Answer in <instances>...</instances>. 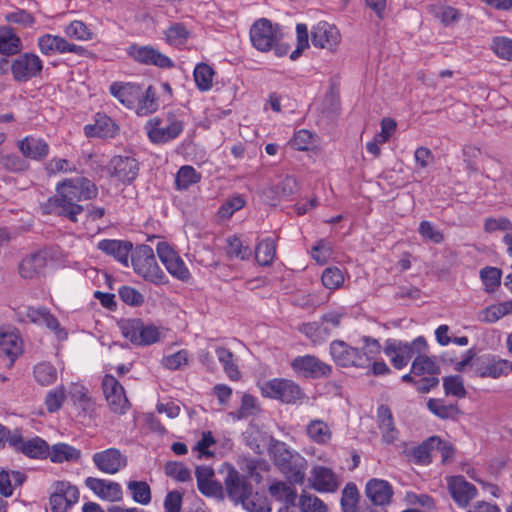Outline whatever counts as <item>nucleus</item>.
<instances>
[{
	"instance_id": "f257e3e1",
	"label": "nucleus",
	"mask_w": 512,
	"mask_h": 512,
	"mask_svg": "<svg viewBox=\"0 0 512 512\" xmlns=\"http://www.w3.org/2000/svg\"><path fill=\"white\" fill-rule=\"evenodd\" d=\"M56 194L50 197L41 208L44 214L62 216L72 222L77 221L84 207L78 202L97 197L98 188L85 176L65 178L56 185Z\"/></svg>"
},
{
	"instance_id": "f03ea898",
	"label": "nucleus",
	"mask_w": 512,
	"mask_h": 512,
	"mask_svg": "<svg viewBox=\"0 0 512 512\" xmlns=\"http://www.w3.org/2000/svg\"><path fill=\"white\" fill-rule=\"evenodd\" d=\"M184 128L185 114L180 109L152 117L144 125L147 138L154 145L171 143L183 133Z\"/></svg>"
},
{
	"instance_id": "7ed1b4c3",
	"label": "nucleus",
	"mask_w": 512,
	"mask_h": 512,
	"mask_svg": "<svg viewBox=\"0 0 512 512\" xmlns=\"http://www.w3.org/2000/svg\"><path fill=\"white\" fill-rule=\"evenodd\" d=\"M131 264L134 272L145 281L156 286L169 283V279L158 265L153 249L148 245L138 246L131 254Z\"/></svg>"
},
{
	"instance_id": "20e7f679",
	"label": "nucleus",
	"mask_w": 512,
	"mask_h": 512,
	"mask_svg": "<svg viewBox=\"0 0 512 512\" xmlns=\"http://www.w3.org/2000/svg\"><path fill=\"white\" fill-rule=\"evenodd\" d=\"M262 395L278 400L285 404H295L301 401L305 394L301 387L290 379L274 378L261 386Z\"/></svg>"
},
{
	"instance_id": "39448f33",
	"label": "nucleus",
	"mask_w": 512,
	"mask_h": 512,
	"mask_svg": "<svg viewBox=\"0 0 512 512\" xmlns=\"http://www.w3.org/2000/svg\"><path fill=\"white\" fill-rule=\"evenodd\" d=\"M280 26L273 24L266 18H260L250 28V40L252 46L261 52L273 49L281 39Z\"/></svg>"
},
{
	"instance_id": "423d86ee",
	"label": "nucleus",
	"mask_w": 512,
	"mask_h": 512,
	"mask_svg": "<svg viewBox=\"0 0 512 512\" xmlns=\"http://www.w3.org/2000/svg\"><path fill=\"white\" fill-rule=\"evenodd\" d=\"M121 330L123 336L135 345L148 346L160 340L159 329L152 324H145L139 318L124 321Z\"/></svg>"
},
{
	"instance_id": "0eeeda50",
	"label": "nucleus",
	"mask_w": 512,
	"mask_h": 512,
	"mask_svg": "<svg viewBox=\"0 0 512 512\" xmlns=\"http://www.w3.org/2000/svg\"><path fill=\"white\" fill-rule=\"evenodd\" d=\"M79 490L69 481H56L49 496L51 512H67L79 501Z\"/></svg>"
},
{
	"instance_id": "6e6552de",
	"label": "nucleus",
	"mask_w": 512,
	"mask_h": 512,
	"mask_svg": "<svg viewBox=\"0 0 512 512\" xmlns=\"http://www.w3.org/2000/svg\"><path fill=\"white\" fill-rule=\"evenodd\" d=\"M512 371V363L495 355L477 357L473 364V377L498 379Z\"/></svg>"
},
{
	"instance_id": "1a4fd4ad",
	"label": "nucleus",
	"mask_w": 512,
	"mask_h": 512,
	"mask_svg": "<svg viewBox=\"0 0 512 512\" xmlns=\"http://www.w3.org/2000/svg\"><path fill=\"white\" fill-rule=\"evenodd\" d=\"M9 446L16 452L31 459H46L49 455V444L39 436L24 439L19 430H14L9 438Z\"/></svg>"
},
{
	"instance_id": "9d476101",
	"label": "nucleus",
	"mask_w": 512,
	"mask_h": 512,
	"mask_svg": "<svg viewBox=\"0 0 512 512\" xmlns=\"http://www.w3.org/2000/svg\"><path fill=\"white\" fill-rule=\"evenodd\" d=\"M10 69L15 81L26 83L41 74L43 61L37 54L26 52L12 61Z\"/></svg>"
},
{
	"instance_id": "9b49d317",
	"label": "nucleus",
	"mask_w": 512,
	"mask_h": 512,
	"mask_svg": "<svg viewBox=\"0 0 512 512\" xmlns=\"http://www.w3.org/2000/svg\"><path fill=\"white\" fill-rule=\"evenodd\" d=\"M37 46L40 52L45 56L73 53L77 56L84 57L88 53L87 49L83 46L70 43L65 38L50 33L41 35L37 40Z\"/></svg>"
},
{
	"instance_id": "f8f14e48",
	"label": "nucleus",
	"mask_w": 512,
	"mask_h": 512,
	"mask_svg": "<svg viewBox=\"0 0 512 512\" xmlns=\"http://www.w3.org/2000/svg\"><path fill=\"white\" fill-rule=\"evenodd\" d=\"M127 55L142 65L156 66L162 69L174 67V61L151 45L132 44L127 48Z\"/></svg>"
},
{
	"instance_id": "ddd939ff",
	"label": "nucleus",
	"mask_w": 512,
	"mask_h": 512,
	"mask_svg": "<svg viewBox=\"0 0 512 512\" xmlns=\"http://www.w3.org/2000/svg\"><path fill=\"white\" fill-rule=\"evenodd\" d=\"M292 369L305 378L319 379L332 374V366L314 355L295 357L291 362Z\"/></svg>"
},
{
	"instance_id": "4468645a",
	"label": "nucleus",
	"mask_w": 512,
	"mask_h": 512,
	"mask_svg": "<svg viewBox=\"0 0 512 512\" xmlns=\"http://www.w3.org/2000/svg\"><path fill=\"white\" fill-rule=\"evenodd\" d=\"M102 388L108 406L113 413L123 415L129 410L130 403L125 390L116 377L106 374L102 380Z\"/></svg>"
},
{
	"instance_id": "2eb2a0df",
	"label": "nucleus",
	"mask_w": 512,
	"mask_h": 512,
	"mask_svg": "<svg viewBox=\"0 0 512 512\" xmlns=\"http://www.w3.org/2000/svg\"><path fill=\"white\" fill-rule=\"evenodd\" d=\"M224 496L238 505L246 496H249L253 487L246 476L242 475L234 467H230L224 478Z\"/></svg>"
},
{
	"instance_id": "dca6fc26",
	"label": "nucleus",
	"mask_w": 512,
	"mask_h": 512,
	"mask_svg": "<svg viewBox=\"0 0 512 512\" xmlns=\"http://www.w3.org/2000/svg\"><path fill=\"white\" fill-rule=\"evenodd\" d=\"M329 354L334 363L342 368H363L360 348L352 347L342 340H333L329 345Z\"/></svg>"
},
{
	"instance_id": "f3484780",
	"label": "nucleus",
	"mask_w": 512,
	"mask_h": 512,
	"mask_svg": "<svg viewBox=\"0 0 512 512\" xmlns=\"http://www.w3.org/2000/svg\"><path fill=\"white\" fill-rule=\"evenodd\" d=\"M139 162L128 155H116L108 164V170L112 177L124 185H130L139 174Z\"/></svg>"
},
{
	"instance_id": "a211bd4d",
	"label": "nucleus",
	"mask_w": 512,
	"mask_h": 512,
	"mask_svg": "<svg viewBox=\"0 0 512 512\" xmlns=\"http://www.w3.org/2000/svg\"><path fill=\"white\" fill-rule=\"evenodd\" d=\"M156 252L170 275L181 281L189 279L190 272L185 262L168 243L159 242L156 246Z\"/></svg>"
},
{
	"instance_id": "6ab92c4d",
	"label": "nucleus",
	"mask_w": 512,
	"mask_h": 512,
	"mask_svg": "<svg viewBox=\"0 0 512 512\" xmlns=\"http://www.w3.org/2000/svg\"><path fill=\"white\" fill-rule=\"evenodd\" d=\"M95 467L102 473L114 475L127 466V458L117 448H107L92 456Z\"/></svg>"
},
{
	"instance_id": "aec40b11",
	"label": "nucleus",
	"mask_w": 512,
	"mask_h": 512,
	"mask_svg": "<svg viewBox=\"0 0 512 512\" xmlns=\"http://www.w3.org/2000/svg\"><path fill=\"white\" fill-rule=\"evenodd\" d=\"M311 41L317 48L334 51L341 41V34L335 25L320 21L312 27Z\"/></svg>"
},
{
	"instance_id": "412c9836",
	"label": "nucleus",
	"mask_w": 512,
	"mask_h": 512,
	"mask_svg": "<svg viewBox=\"0 0 512 512\" xmlns=\"http://www.w3.org/2000/svg\"><path fill=\"white\" fill-rule=\"evenodd\" d=\"M447 488L451 498L460 508H466L478 494L477 488L462 475L447 478Z\"/></svg>"
},
{
	"instance_id": "4be33fe9",
	"label": "nucleus",
	"mask_w": 512,
	"mask_h": 512,
	"mask_svg": "<svg viewBox=\"0 0 512 512\" xmlns=\"http://www.w3.org/2000/svg\"><path fill=\"white\" fill-rule=\"evenodd\" d=\"M23 352V340L17 330L0 331V358L7 360L6 367L11 368Z\"/></svg>"
},
{
	"instance_id": "5701e85b",
	"label": "nucleus",
	"mask_w": 512,
	"mask_h": 512,
	"mask_svg": "<svg viewBox=\"0 0 512 512\" xmlns=\"http://www.w3.org/2000/svg\"><path fill=\"white\" fill-rule=\"evenodd\" d=\"M310 486L320 493H333L339 487L337 475L331 468L317 465L311 469Z\"/></svg>"
},
{
	"instance_id": "b1692460",
	"label": "nucleus",
	"mask_w": 512,
	"mask_h": 512,
	"mask_svg": "<svg viewBox=\"0 0 512 512\" xmlns=\"http://www.w3.org/2000/svg\"><path fill=\"white\" fill-rule=\"evenodd\" d=\"M133 245L130 241L118 239H102L97 243V249L104 254L113 257L124 267H129V256Z\"/></svg>"
},
{
	"instance_id": "393cba45",
	"label": "nucleus",
	"mask_w": 512,
	"mask_h": 512,
	"mask_svg": "<svg viewBox=\"0 0 512 512\" xmlns=\"http://www.w3.org/2000/svg\"><path fill=\"white\" fill-rule=\"evenodd\" d=\"M85 485L102 500L114 502L120 500L123 495L121 485L114 481L87 477Z\"/></svg>"
},
{
	"instance_id": "a878e982",
	"label": "nucleus",
	"mask_w": 512,
	"mask_h": 512,
	"mask_svg": "<svg viewBox=\"0 0 512 512\" xmlns=\"http://www.w3.org/2000/svg\"><path fill=\"white\" fill-rule=\"evenodd\" d=\"M84 134L88 138H114L119 131L118 125L115 121L106 114L97 113L95 115L94 123L87 124L83 128Z\"/></svg>"
},
{
	"instance_id": "bb28decb",
	"label": "nucleus",
	"mask_w": 512,
	"mask_h": 512,
	"mask_svg": "<svg viewBox=\"0 0 512 512\" xmlns=\"http://www.w3.org/2000/svg\"><path fill=\"white\" fill-rule=\"evenodd\" d=\"M365 493L373 505L383 507L390 504L393 488L388 481L373 478L367 482Z\"/></svg>"
},
{
	"instance_id": "cd10ccee",
	"label": "nucleus",
	"mask_w": 512,
	"mask_h": 512,
	"mask_svg": "<svg viewBox=\"0 0 512 512\" xmlns=\"http://www.w3.org/2000/svg\"><path fill=\"white\" fill-rule=\"evenodd\" d=\"M17 147L24 158L36 161L44 159L49 153L47 142L42 138H35L33 136H26L18 141Z\"/></svg>"
},
{
	"instance_id": "c85d7f7f",
	"label": "nucleus",
	"mask_w": 512,
	"mask_h": 512,
	"mask_svg": "<svg viewBox=\"0 0 512 512\" xmlns=\"http://www.w3.org/2000/svg\"><path fill=\"white\" fill-rule=\"evenodd\" d=\"M141 86L135 83L113 82L109 91L122 105L132 109L135 107V101L139 97Z\"/></svg>"
},
{
	"instance_id": "c756f323",
	"label": "nucleus",
	"mask_w": 512,
	"mask_h": 512,
	"mask_svg": "<svg viewBox=\"0 0 512 512\" xmlns=\"http://www.w3.org/2000/svg\"><path fill=\"white\" fill-rule=\"evenodd\" d=\"M47 259L44 253L34 252L24 257L19 264V274L25 279L38 277L43 273Z\"/></svg>"
},
{
	"instance_id": "7c9ffc66",
	"label": "nucleus",
	"mask_w": 512,
	"mask_h": 512,
	"mask_svg": "<svg viewBox=\"0 0 512 512\" xmlns=\"http://www.w3.org/2000/svg\"><path fill=\"white\" fill-rule=\"evenodd\" d=\"M135 102L132 109L138 116L150 115L159 108L157 93L153 86H148L145 90L141 87Z\"/></svg>"
},
{
	"instance_id": "2f4dec72",
	"label": "nucleus",
	"mask_w": 512,
	"mask_h": 512,
	"mask_svg": "<svg viewBox=\"0 0 512 512\" xmlns=\"http://www.w3.org/2000/svg\"><path fill=\"white\" fill-rule=\"evenodd\" d=\"M436 436H431L406 452L407 457L416 465L427 466L432 463V453Z\"/></svg>"
},
{
	"instance_id": "473e14b6",
	"label": "nucleus",
	"mask_w": 512,
	"mask_h": 512,
	"mask_svg": "<svg viewBox=\"0 0 512 512\" xmlns=\"http://www.w3.org/2000/svg\"><path fill=\"white\" fill-rule=\"evenodd\" d=\"M48 458L52 463L78 462L81 458V451L67 443H56L49 446Z\"/></svg>"
},
{
	"instance_id": "72a5a7b5",
	"label": "nucleus",
	"mask_w": 512,
	"mask_h": 512,
	"mask_svg": "<svg viewBox=\"0 0 512 512\" xmlns=\"http://www.w3.org/2000/svg\"><path fill=\"white\" fill-rule=\"evenodd\" d=\"M306 460L299 453L294 455L290 463L285 464V468H279L286 476L288 482L293 484H302L305 479Z\"/></svg>"
},
{
	"instance_id": "f704fd0d",
	"label": "nucleus",
	"mask_w": 512,
	"mask_h": 512,
	"mask_svg": "<svg viewBox=\"0 0 512 512\" xmlns=\"http://www.w3.org/2000/svg\"><path fill=\"white\" fill-rule=\"evenodd\" d=\"M269 493L277 501L283 502L287 506H293L297 500V491L293 483L277 481L269 486Z\"/></svg>"
},
{
	"instance_id": "c9c22d12",
	"label": "nucleus",
	"mask_w": 512,
	"mask_h": 512,
	"mask_svg": "<svg viewBox=\"0 0 512 512\" xmlns=\"http://www.w3.org/2000/svg\"><path fill=\"white\" fill-rule=\"evenodd\" d=\"M22 48V42L9 26L0 28V54L10 56L17 54Z\"/></svg>"
},
{
	"instance_id": "e433bc0d",
	"label": "nucleus",
	"mask_w": 512,
	"mask_h": 512,
	"mask_svg": "<svg viewBox=\"0 0 512 512\" xmlns=\"http://www.w3.org/2000/svg\"><path fill=\"white\" fill-rule=\"evenodd\" d=\"M306 433L311 441L319 445L328 444L332 438V431L323 420H311L306 426Z\"/></svg>"
},
{
	"instance_id": "4c0bfd02",
	"label": "nucleus",
	"mask_w": 512,
	"mask_h": 512,
	"mask_svg": "<svg viewBox=\"0 0 512 512\" xmlns=\"http://www.w3.org/2000/svg\"><path fill=\"white\" fill-rule=\"evenodd\" d=\"M202 175L191 165H183L175 176V189L178 191L188 190L192 185L201 181Z\"/></svg>"
},
{
	"instance_id": "58836bf2",
	"label": "nucleus",
	"mask_w": 512,
	"mask_h": 512,
	"mask_svg": "<svg viewBox=\"0 0 512 512\" xmlns=\"http://www.w3.org/2000/svg\"><path fill=\"white\" fill-rule=\"evenodd\" d=\"M268 450L278 468H285V464L290 463L297 453L292 451L285 442L273 438L270 441Z\"/></svg>"
},
{
	"instance_id": "ea45409f",
	"label": "nucleus",
	"mask_w": 512,
	"mask_h": 512,
	"mask_svg": "<svg viewBox=\"0 0 512 512\" xmlns=\"http://www.w3.org/2000/svg\"><path fill=\"white\" fill-rule=\"evenodd\" d=\"M411 373L416 376H437L440 374V366L433 357L417 355L411 365Z\"/></svg>"
},
{
	"instance_id": "a19ab883",
	"label": "nucleus",
	"mask_w": 512,
	"mask_h": 512,
	"mask_svg": "<svg viewBox=\"0 0 512 512\" xmlns=\"http://www.w3.org/2000/svg\"><path fill=\"white\" fill-rule=\"evenodd\" d=\"M299 331L314 344H321L330 336V327L322 321L304 323L299 327Z\"/></svg>"
},
{
	"instance_id": "79ce46f5",
	"label": "nucleus",
	"mask_w": 512,
	"mask_h": 512,
	"mask_svg": "<svg viewBox=\"0 0 512 512\" xmlns=\"http://www.w3.org/2000/svg\"><path fill=\"white\" fill-rule=\"evenodd\" d=\"M276 255V242L272 237L261 240L255 247V259L261 266L272 264Z\"/></svg>"
},
{
	"instance_id": "37998d69",
	"label": "nucleus",
	"mask_w": 512,
	"mask_h": 512,
	"mask_svg": "<svg viewBox=\"0 0 512 512\" xmlns=\"http://www.w3.org/2000/svg\"><path fill=\"white\" fill-rule=\"evenodd\" d=\"M215 353L228 378L232 381L238 380L240 378V371L238 369V365L234 361L233 353L223 346H217L215 348Z\"/></svg>"
},
{
	"instance_id": "c03bdc74",
	"label": "nucleus",
	"mask_w": 512,
	"mask_h": 512,
	"mask_svg": "<svg viewBox=\"0 0 512 512\" xmlns=\"http://www.w3.org/2000/svg\"><path fill=\"white\" fill-rule=\"evenodd\" d=\"M214 70L206 63H199L195 66L193 77L197 89L201 92L209 91L213 86Z\"/></svg>"
},
{
	"instance_id": "a18cd8bd",
	"label": "nucleus",
	"mask_w": 512,
	"mask_h": 512,
	"mask_svg": "<svg viewBox=\"0 0 512 512\" xmlns=\"http://www.w3.org/2000/svg\"><path fill=\"white\" fill-rule=\"evenodd\" d=\"M361 342L363 346L360 349V356L365 359L363 360V368H367L381 353L382 347L377 339L370 336H363Z\"/></svg>"
},
{
	"instance_id": "49530a36",
	"label": "nucleus",
	"mask_w": 512,
	"mask_h": 512,
	"mask_svg": "<svg viewBox=\"0 0 512 512\" xmlns=\"http://www.w3.org/2000/svg\"><path fill=\"white\" fill-rule=\"evenodd\" d=\"M404 349L405 357L408 362L417 355H423L427 349V341L423 336H418L411 342H406L397 339V347L396 350Z\"/></svg>"
},
{
	"instance_id": "de8ad7c7",
	"label": "nucleus",
	"mask_w": 512,
	"mask_h": 512,
	"mask_svg": "<svg viewBox=\"0 0 512 512\" xmlns=\"http://www.w3.org/2000/svg\"><path fill=\"white\" fill-rule=\"evenodd\" d=\"M397 339L389 338L385 341L384 353L390 359L393 367L401 370L409 363L405 357L404 349L396 350Z\"/></svg>"
},
{
	"instance_id": "09e8293b",
	"label": "nucleus",
	"mask_w": 512,
	"mask_h": 512,
	"mask_svg": "<svg viewBox=\"0 0 512 512\" xmlns=\"http://www.w3.org/2000/svg\"><path fill=\"white\" fill-rule=\"evenodd\" d=\"M35 380L42 386L53 384L57 380V370L49 362L38 363L33 370Z\"/></svg>"
},
{
	"instance_id": "8fccbe9b",
	"label": "nucleus",
	"mask_w": 512,
	"mask_h": 512,
	"mask_svg": "<svg viewBox=\"0 0 512 512\" xmlns=\"http://www.w3.org/2000/svg\"><path fill=\"white\" fill-rule=\"evenodd\" d=\"M132 499L142 505H147L151 502V489L145 481L131 480L127 483Z\"/></svg>"
},
{
	"instance_id": "3c124183",
	"label": "nucleus",
	"mask_w": 512,
	"mask_h": 512,
	"mask_svg": "<svg viewBox=\"0 0 512 512\" xmlns=\"http://www.w3.org/2000/svg\"><path fill=\"white\" fill-rule=\"evenodd\" d=\"M227 255L231 258L248 260L252 255L249 245L244 244L240 237L233 235L227 239Z\"/></svg>"
},
{
	"instance_id": "603ef678",
	"label": "nucleus",
	"mask_w": 512,
	"mask_h": 512,
	"mask_svg": "<svg viewBox=\"0 0 512 512\" xmlns=\"http://www.w3.org/2000/svg\"><path fill=\"white\" fill-rule=\"evenodd\" d=\"M166 42L171 46H181L189 38V31L183 23H173L164 32Z\"/></svg>"
},
{
	"instance_id": "864d4df0",
	"label": "nucleus",
	"mask_w": 512,
	"mask_h": 512,
	"mask_svg": "<svg viewBox=\"0 0 512 512\" xmlns=\"http://www.w3.org/2000/svg\"><path fill=\"white\" fill-rule=\"evenodd\" d=\"M501 277L502 271L497 267L487 266L480 271V278L487 293H493L498 289Z\"/></svg>"
},
{
	"instance_id": "5fc2aeb1",
	"label": "nucleus",
	"mask_w": 512,
	"mask_h": 512,
	"mask_svg": "<svg viewBox=\"0 0 512 512\" xmlns=\"http://www.w3.org/2000/svg\"><path fill=\"white\" fill-rule=\"evenodd\" d=\"M358 500L359 492L357 486L352 482L347 483L342 491L340 501L342 512H358Z\"/></svg>"
},
{
	"instance_id": "6e6d98bb",
	"label": "nucleus",
	"mask_w": 512,
	"mask_h": 512,
	"mask_svg": "<svg viewBox=\"0 0 512 512\" xmlns=\"http://www.w3.org/2000/svg\"><path fill=\"white\" fill-rule=\"evenodd\" d=\"M0 165L6 171L13 173L23 172L29 168V163L25 158L16 153H0Z\"/></svg>"
},
{
	"instance_id": "4d7b16f0",
	"label": "nucleus",
	"mask_w": 512,
	"mask_h": 512,
	"mask_svg": "<svg viewBox=\"0 0 512 512\" xmlns=\"http://www.w3.org/2000/svg\"><path fill=\"white\" fill-rule=\"evenodd\" d=\"M443 388L447 396L465 398L467 391L464 387L463 378L460 375H452L443 378Z\"/></svg>"
},
{
	"instance_id": "13d9d810",
	"label": "nucleus",
	"mask_w": 512,
	"mask_h": 512,
	"mask_svg": "<svg viewBox=\"0 0 512 512\" xmlns=\"http://www.w3.org/2000/svg\"><path fill=\"white\" fill-rule=\"evenodd\" d=\"M344 280V274L338 267H328L322 272V284L329 290L339 289L343 285Z\"/></svg>"
},
{
	"instance_id": "bf43d9fd",
	"label": "nucleus",
	"mask_w": 512,
	"mask_h": 512,
	"mask_svg": "<svg viewBox=\"0 0 512 512\" xmlns=\"http://www.w3.org/2000/svg\"><path fill=\"white\" fill-rule=\"evenodd\" d=\"M239 504H241L247 512H271L266 498L258 493H253V490L250 492L249 496H246Z\"/></svg>"
},
{
	"instance_id": "052dcab7",
	"label": "nucleus",
	"mask_w": 512,
	"mask_h": 512,
	"mask_svg": "<svg viewBox=\"0 0 512 512\" xmlns=\"http://www.w3.org/2000/svg\"><path fill=\"white\" fill-rule=\"evenodd\" d=\"M47 308L31 306H22L15 309V314L19 321L31 322L34 324H42V319Z\"/></svg>"
},
{
	"instance_id": "680f3d73",
	"label": "nucleus",
	"mask_w": 512,
	"mask_h": 512,
	"mask_svg": "<svg viewBox=\"0 0 512 512\" xmlns=\"http://www.w3.org/2000/svg\"><path fill=\"white\" fill-rule=\"evenodd\" d=\"M64 32L67 37L75 40L87 41L92 39V32L89 30L87 25L80 20L70 22L64 28Z\"/></svg>"
},
{
	"instance_id": "e2e57ef3",
	"label": "nucleus",
	"mask_w": 512,
	"mask_h": 512,
	"mask_svg": "<svg viewBox=\"0 0 512 512\" xmlns=\"http://www.w3.org/2000/svg\"><path fill=\"white\" fill-rule=\"evenodd\" d=\"M427 407L434 415L441 419L453 418L457 413V408L454 405L445 404L444 400L431 398L427 402Z\"/></svg>"
},
{
	"instance_id": "0e129e2a",
	"label": "nucleus",
	"mask_w": 512,
	"mask_h": 512,
	"mask_svg": "<svg viewBox=\"0 0 512 512\" xmlns=\"http://www.w3.org/2000/svg\"><path fill=\"white\" fill-rule=\"evenodd\" d=\"M165 473L168 477L178 482H187L191 480L190 470L181 462H167L165 465Z\"/></svg>"
},
{
	"instance_id": "69168bd1",
	"label": "nucleus",
	"mask_w": 512,
	"mask_h": 512,
	"mask_svg": "<svg viewBox=\"0 0 512 512\" xmlns=\"http://www.w3.org/2000/svg\"><path fill=\"white\" fill-rule=\"evenodd\" d=\"M491 49L501 59L512 60V39L505 36L494 37Z\"/></svg>"
},
{
	"instance_id": "338daca9",
	"label": "nucleus",
	"mask_w": 512,
	"mask_h": 512,
	"mask_svg": "<svg viewBox=\"0 0 512 512\" xmlns=\"http://www.w3.org/2000/svg\"><path fill=\"white\" fill-rule=\"evenodd\" d=\"M418 233L424 240L435 244H440L444 240L443 233L437 229L432 222L427 220L420 222Z\"/></svg>"
},
{
	"instance_id": "774afa93",
	"label": "nucleus",
	"mask_w": 512,
	"mask_h": 512,
	"mask_svg": "<svg viewBox=\"0 0 512 512\" xmlns=\"http://www.w3.org/2000/svg\"><path fill=\"white\" fill-rule=\"evenodd\" d=\"M299 506L302 512H327V506L320 498L304 493L300 496Z\"/></svg>"
}]
</instances>
